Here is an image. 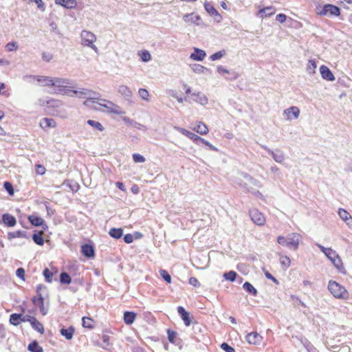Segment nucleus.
<instances>
[{"label":"nucleus","instance_id":"16","mask_svg":"<svg viewBox=\"0 0 352 352\" xmlns=\"http://www.w3.org/2000/svg\"><path fill=\"white\" fill-rule=\"evenodd\" d=\"M206 56L204 50L199 48H194V52L190 54V58L196 61H202Z\"/></svg>","mask_w":352,"mask_h":352},{"label":"nucleus","instance_id":"41","mask_svg":"<svg viewBox=\"0 0 352 352\" xmlns=\"http://www.w3.org/2000/svg\"><path fill=\"white\" fill-rule=\"evenodd\" d=\"M21 319V314H13L10 316V322L13 325H18Z\"/></svg>","mask_w":352,"mask_h":352},{"label":"nucleus","instance_id":"9","mask_svg":"<svg viewBox=\"0 0 352 352\" xmlns=\"http://www.w3.org/2000/svg\"><path fill=\"white\" fill-rule=\"evenodd\" d=\"M300 109L296 106H292L287 108L283 112L285 120L288 122H291L293 120H298L300 117Z\"/></svg>","mask_w":352,"mask_h":352},{"label":"nucleus","instance_id":"5","mask_svg":"<svg viewBox=\"0 0 352 352\" xmlns=\"http://www.w3.org/2000/svg\"><path fill=\"white\" fill-rule=\"evenodd\" d=\"M63 106V102L59 100L49 98L47 102V109L51 114L65 118L66 112Z\"/></svg>","mask_w":352,"mask_h":352},{"label":"nucleus","instance_id":"11","mask_svg":"<svg viewBox=\"0 0 352 352\" xmlns=\"http://www.w3.org/2000/svg\"><path fill=\"white\" fill-rule=\"evenodd\" d=\"M319 71L320 73V75L322 78L324 80H328V81H334L336 80V78L332 73V72L330 70V69L327 67L326 65H322L319 68Z\"/></svg>","mask_w":352,"mask_h":352},{"label":"nucleus","instance_id":"2","mask_svg":"<svg viewBox=\"0 0 352 352\" xmlns=\"http://www.w3.org/2000/svg\"><path fill=\"white\" fill-rule=\"evenodd\" d=\"M234 182L249 192L254 195L260 194L258 190H256L252 186H249V183H254L256 187H260L259 182L248 174H239V175L235 178Z\"/></svg>","mask_w":352,"mask_h":352},{"label":"nucleus","instance_id":"48","mask_svg":"<svg viewBox=\"0 0 352 352\" xmlns=\"http://www.w3.org/2000/svg\"><path fill=\"white\" fill-rule=\"evenodd\" d=\"M43 232H41L40 234H34L32 236L33 241L35 243L39 245H43L44 243V240L42 237Z\"/></svg>","mask_w":352,"mask_h":352},{"label":"nucleus","instance_id":"38","mask_svg":"<svg viewBox=\"0 0 352 352\" xmlns=\"http://www.w3.org/2000/svg\"><path fill=\"white\" fill-rule=\"evenodd\" d=\"M243 288L248 292V293L252 294L253 296H256L257 294V290L249 283L245 282L243 285Z\"/></svg>","mask_w":352,"mask_h":352},{"label":"nucleus","instance_id":"4","mask_svg":"<svg viewBox=\"0 0 352 352\" xmlns=\"http://www.w3.org/2000/svg\"><path fill=\"white\" fill-rule=\"evenodd\" d=\"M327 288L331 294L337 299L348 300L349 298V293L345 287L335 280H329Z\"/></svg>","mask_w":352,"mask_h":352},{"label":"nucleus","instance_id":"26","mask_svg":"<svg viewBox=\"0 0 352 352\" xmlns=\"http://www.w3.org/2000/svg\"><path fill=\"white\" fill-rule=\"evenodd\" d=\"M30 323L33 329L36 330L40 333L43 334L44 333V327L43 324L38 322L36 318H30Z\"/></svg>","mask_w":352,"mask_h":352},{"label":"nucleus","instance_id":"44","mask_svg":"<svg viewBox=\"0 0 352 352\" xmlns=\"http://www.w3.org/2000/svg\"><path fill=\"white\" fill-rule=\"evenodd\" d=\"M87 124L91 126L92 127L96 129L98 131H102L104 130V127L102 126L101 123H100L98 121L89 120H87Z\"/></svg>","mask_w":352,"mask_h":352},{"label":"nucleus","instance_id":"6","mask_svg":"<svg viewBox=\"0 0 352 352\" xmlns=\"http://www.w3.org/2000/svg\"><path fill=\"white\" fill-rule=\"evenodd\" d=\"M80 43L83 46L92 49L95 52H98V49L95 45L96 36L89 30H82L80 34Z\"/></svg>","mask_w":352,"mask_h":352},{"label":"nucleus","instance_id":"20","mask_svg":"<svg viewBox=\"0 0 352 352\" xmlns=\"http://www.w3.org/2000/svg\"><path fill=\"white\" fill-rule=\"evenodd\" d=\"M55 3L67 9L75 8L77 6L76 0H55Z\"/></svg>","mask_w":352,"mask_h":352},{"label":"nucleus","instance_id":"60","mask_svg":"<svg viewBox=\"0 0 352 352\" xmlns=\"http://www.w3.org/2000/svg\"><path fill=\"white\" fill-rule=\"evenodd\" d=\"M276 19L279 23H283L287 19V16L284 14H278L276 15Z\"/></svg>","mask_w":352,"mask_h":352},{"label":"nucleus","instance_id":"24","mask_svg":"<svg viewBox=\"0 0 352 352\" xmlns=\"http://www.w3.org/2000/svg\"><path fill=\"white\" fill-rule=\"evenodd\" d=\"M317 64L315 60L309 59L306 65V72L309 75H314L316 74Z\"/></svg>","mask_w":352,"mask_h":352},{"label":"nucleus","instance_id":"33","mask_svg":"<svg viewBox=\"0 0 352 352\" xmlns=\"http://www.w3.org/2000/svg\"><path fill=\"white\" fill-rule=\"evenodd\" d=\"M74 332V329L72 327H70L68 329H62L60 330L61 335L65 337L67 340H71L72 338Z\"/></svg>","mask_w":352,"mask_h":352},{"label":"nucleus","instance_id":"8","mask_svg":"<svg viewBox=\"0 0 352 352\" xmlns=\"http://www.w3.org/2000/svg\"><path fill=\"white\" fill-rule=\"evenodd\" d=\"M104 107L98 108V109L100 111H102L107 113H111L116 115H122L124 113V111L122 109L119 107L118 104L113 103V102L107 100H103Z\"/></svg>","mask_w":352,"mask_h":352},{"label":"nucleus","instance_id":"13","mask_svg":"<svg viewBox=\"0 0 352 352\" xmlns=\"http://www.w3.org/2000/svg\"><path fill=\"white\" fill-rule=\"evenodd\" d=\"M191 96L193 98V100L195 102L201 105L205 106L208 102V98L206 95L201 91L194 92Z\"/></svg>","mask_w":352,"mask_h":352},{"label":"nucleus","instance_id":"57","mask_svg":"<svg viewBox=\"0 0 352 352\" xmlns=\"http://www.w3.org/2000/svg\"><path fill=\"white\" fill-rule=\"evenodd\" d=\"M221 348L226 352H235V350L232 346H229L227 343H222Z\"/></svg>","mask_w":352,"mask_h":352},{"label":"nucleus","instance_id":"47","mask_svg":"<svg viewBox=\"0 0 352 352\" xmlns=\"http://www.w3.org/2000/svg\"><path fill=\"white\" fill-rule=\"evenodd\" d=\"M138 94H139L140 97L142 100H144L145 101H148L149 100L148 98H149L150 94H149L148 91L146 89H140L138 90Z\"/></svg>","mask_w":352,"mask_h":352},{"label":"nucleus","instance_id":"23","mask_svg":"<svg viewBox=\"0 0 352 352\" xmlns=\"http://www.w3.org/2000/svg\"><path fill=\"white\" fill-rule=\"evenodd\" d=\"M40 126L43 129L46 128H55L56 126V122L52 118H43L40 122Z\"/></svg>","mask_w":352,"mask_h":352},{"label":"nucleus","instance_id":"64","mask_svg":"<svg viewBox=\"0 0 352 352\" xmlns=\"http://www.w3.org/2000/svg\"><path fill=\"white\" fill-rule=\"evenodd\" d=\"M265 275L266 278L272 280L276 284L278 285L279 283L278 280L276 278H275L269 272H267V271L265 272Z\"/></svg>","mask_w":352,"mask_h":352},{"label":"nucleus","instance_id":"42","mask_svg":"<svg viewBox=\"0 0 352 352\" xmlns=\"http://www.w3.org/2000/svg\"><path fill=\"white\" fill-rule=\"evenodd\" d=\"M82 326L85 328L92 329L94 327V320L88 317H83L82 318Z\"/></svg>","mask_w":352,"mask_h":352},{"label":"nucleus","instance_id":"63","mask_svg":"<svg viewBox=\"0 0 352 352\" xmlns=\"http://www.w3.org/2000/svg\"><path fill=\"white\" fill-rule=\"evenodd\" d=\"M48 99L49 98H39L37 101V104L40 107H43V106L47 107V102Z\"/></svg>","mask_w":352,"mask_h":352},{"label":"nucleus","instance_id":"55","mask_svg":"<svg viewBox=\"0 0 352 352\" xmlns=\"http://www.w3.org/2000/svg\"><path fill=\"white\" fill-rule=\"evenodd\" d=\"M35 167H36L35 170H36V174L43 175L45 173L46 169L44 167V166H43L41 164H36L35 166Z\"/></svg>","mask_w":352,"mask_h":352},{"label":"nucleus","instance_id":"29","mask_svg":"<svg viewBox=\"0 0 352 352\" xmlns=\"http://www.w3.org/2000/svg\"><path fill=\"white\" fill-rule=\"evenodd\" d=\"M331 263L339 272L342 273L345 272L342 259L339 255H338L336 258L333 259Z\"/></svg>","mask_w":352,"mask_h":352},{"label":"nucleus","instance_id":"62","mask_svg":"<svg viewBox=\"0 0 352 352\" xmlns=\"http://www.w3.org/2000/svg\"><path fill=\"white\" fill-rule=\"evenodd\" d=\"M16 276L22 280H25V270L23 268H19L16 272Z\"/></svg>","mask_w":352,"mask_h":352},{"label":"nucleus","instance_id":"49","mask_svg":"<svg viewBox=\"0 0 352 352\" xmlns=\"http://www.w3.org/2000/svg\"><path fill=\"white\" fill-rule=\"evenodd\" d=\"M60 280L62 283L69 284L71 283V278L66 272H63L60 276Z\"/></svg>","mask_w":352,"mask_h":352},{"label":"nucleus","instance_id":"28","mask_svg":"<svg viewBox=\"0 0 352 352\" xmlns=\"http://www.w3.org/2000/svg\"><path fill=\"white\" fill-rule=\"evenodd\" d=\"M82 253L87 257H93L94 256V250L91 245L85 244L81 248Z\"/></svg>","mask_w":352,"mask_h":352},{"label":"nucleus","instance_id":"53","mask_svg":"<svg viewBox=\"0 0 352 352\" xmlns=\"http://www.w3.org/2000/svg\"><path fill=\"white\" fill-rule=\"evenodd\" d=\"M168 339L171 343L175 342V339L177 337V333L175 331H172L170 329L167 330Z\"/></svg>","mask_w":352,"mask_h":352},{"label":"nucleus","instance_id":"15","mask_svg":"<svg viewBox=\"0 0 352 352\" xmlns=\"http://www.w3.org/2000/svg\"><path fill=\"white\" fill-rule=\"evenodd\" d=\"M262 336L256 332L250 333L246 336V340L252 344H259L262 341Z\"/></svg>","mask_w":352,"mask_h":352},{"label":"nucleus","instance_id":"14","mask_svg":"<svg viewBox=\"0 0 352 352\" xmlns=\"http://www.w3.org/2000/svg\"><path fill=\"white\" fill-rule=\"evenodd\" d=\"M317 246L320 249L321 252L324 254V255L331 262L338 255L336 252L331 248H324L320 244H317Z\"/></svg>","mask_w":352,"mask_h":352},{"label":"nucleus","instance_id":"56","mask_svg":"<svg viewBox=\"0 0 352 352\" xmlns=\"http://www.w3.org/2000/svg\"><path fill=\"white\" fill-rule=\"evenodd\" d=\"M4 188L10 195H12L14 194V189L12 185L10 182H6L4 183Z\"/></svg>","mask_w":352,"mask_h":352},{"label":"nucleus","instance_id":"36","mask_svg":"<svg viewBox=\"0 0 352 352\" xmlns=\"http://www.w3.org/2000/svg\"><path fill=\"white\" fill-rule=\"evenodd\" d=\"M28 349L30 352H43V348L38 345L36 341L30 343Z\"/></svg>","mask_w":352,"mask_h":352},{"label":"nucleus","instance_id":"21","mask_svg":"<svg viewBox=\"0 0 352 352\" xmlns=\"http://www.w3.org/2000/svg\"><path fill=\"white\" fill-rule=\"evenodd\" d=\"M183 19L186 23H193L197 25H199V21L201 20L199 16L195 15L193 13L184 14Z\"/></svg>","mask_w":352,"mask_h":352},{"label":"nucleus","instance_id":"1","mask_svg":"<svg viewBox=\"0 0 352 352\" xmlns=\"http://www.w3.org/2000/svg\"><path fill=\"white\" fill-rule=\"evenodd\" d=\"M71 81L68 78H53L52 87H54V94H60L67 95L70 97L78 96L81 97L82 96H89L91 91L87 89H80V90H72Z\"/></svg>","mask_w":352,"mask_h":352},{"label":"nucleus","instance_id":"58","mask_svg":"<svg viewBox=\"0 0 352 352\" xmlns=\"http://www.w3.org/2000/svg\"><path fill=\"white\" fill-rule=\"evenodd\" d=\"M188 138H190V140H192V141H194L197 144L199 141H200V140H201V138L200 136H199L192 132H190V133Z\"/></svg>","mask_w":352,"mask_h":352},{"label":"nucleus","instance_id":"7","mask_svg":"<svg viewBox=\"0 0 352 352\" xmlns=\"http://www.w3.org/2000/svg\"><path fill=\"white\" fill-rule=\"evenodd\" d=\"M316 13L321 16L332 15L338 16L340 15V11L338 7L331 4H327L324 6L318 7L316 8Z\"/></svg>","mask_w":352,"mask_h":352},{"label":"nucleus","instance_id":"52","mask_svg":"<svg viewBox=\"0 0 352 352\" xmlns=\"http://www.w3.org/2000/svg\"><path fill=\"white\" fill-rule=\"evenodd\" d=\"M160 274L161 276L164 278L165 281H166L168 283H170L171 282V276L170 274L167 272L165 270H161L160 271Z\"/></svg>","mask_w":352,"mask_h":352},{"label":"nucleus","instance_id":"35","mask_svg":"<svg viewBox=\"0 0 352 352\" xmlns=\"http://www.w3.org/2000/svg\"><path fill=\"white\" fill-rule=\"evenodd\" d=\"M191 69L196 74H204V72L207 70V68L204 66L199 64H192L190 65Z\"/></svg>","mask_w":352,"mask_h":352},{"label":"nucleus","instance_id":"51","mask_svg":"<svg viewBox=\"0 0 352 352\" xmlns=\"http://www.w3.org/2000/svg\"><path fill=\"white\" fill-rule=\"evenodd\" d=\"M223 277L226 280L234 281L236 277V273L234 271H230L223 274Z\"/></svg>","mask_w":352,"mask_h":352},{"label":"nucleus","instance_id":"32","mask_svg":"<svg viewBox=\"0 0 352 352\" xmlns=\"http://www.w3.org/2000/svg\"><path fill=\"white\" fill-rule=\"evenodd\" d=\"M138 54L142 62L146 63L151 60V55L148 50H141Z\"/></svg>","mask_w":352,"mask_h":352},{"label":"nucleus","instance_id":"25","mask_svg":"<svg viewBox=\"0 0 352 352\" xmlns=\"http://www.w3.org/2000/svg\"><path fill=\"white\" fill-rule=\"evenodd\" d=\"M28 219L30 222L34 226H44V219L36 215H30L29 216ZM45 226L47 227L46 225H45Z\"/></svg>","mask_w":352,"mask_h":352},{"label":"nucleus","instance_id":"18","mask_svg":"<svg viewBox=\"0 0 352 352\" xmlns=\"http://www.w3.org/2000/svg\"><path fill=\"white\" fill-rule=\"evenodd\" d=\"M34 78L41 86L52 87L53 78L45 76H36Z\"/></svg>","mask_w":352,"mask_h":352},{"label":"nucleus","instance_id":"43","mask_svg":"<svg viewBox=\"0 0 352 352\" xmlns=\"http://www.w3.org/2000/svg\"><path fill=\"white\" fill-rule=\"evenodd\" d=\"M226 54V52L225 50H221V51H219V52L212 54L210 56V59L212 61L219 60L222 57L225 56Z\"/></svg>","mask_w":352,"mask_h":352},{"label":"nucleus","instance_id":"45","mask_svg":"<svg viewBox=\"0 0 352 352\" xmlns=\"http://www.w3.org/2000/svg\"><path fill=\"white\" fill-rule=\"evenodd\" d=\"M280 263L283 267L288 268L290 266V258L287 256H281L280 257Z\"/></svg>","mask_w":352,"mask_h":352},{"label":"nucleus","instance_id":"37","mask_svg":"<svg viewBox=\"0 0 352 352\" xmlns=\"http://www.w3.org/2000/svg\"><path fill=\"white\" fill-rule=\"evenodd\" d=\"M123 234L121 228H112L109 231V235L114 239H120Z\"/></svg>","mask_w":352,"mask_h":352},{"label":"nucleus","instance_id":"61","mask_svg":"<svg viewBox=\"0 0 352 352\" xmlns=\"http://www.w3.org/2000/svg\"><path fill=\"white\" fill-rule=\"evenodd\" d=\"M189 283L191 285L196 287H198L200 286V283H199V280L195 277H191L189 278Z\"/></svg>","mask_w":352,"mask_h":352},{"label":"nucleus","instance_id":"40","mask_svg":"<svg viewBox=\"0 0 352 352\" xmlns=\"http://www.w3.org/2000/svg\"><path fill=\"white\" fill-rule=\"evenodd\" d=\"M104 99L92 98H89L84 102V104L88 105L90 102L98 104L101 108L104 107V102H102Z\"/></svg>","mask_w":352,"mask_h":352},{"label":"nucleus","instance_id":"27","mask_svg":"<svg viewBox=\"0 0 352 352\" xmlns=\"http://www.w3.org/2000/svg\"><path fill=\"white\" fill-rule=\"evenodd\" d=\"M2 220L6 225L10 227H12L16 223V219L13 216L8 214H3Z\"/></svg>","mask_w":352,"mask_h":352},{"label":"nucleus","instance_id":"46","mask_svg":"<svg viewBox=\"0 0 352 352\" xmlns=\"http://www.w3.org/2000/svg\"><path fill=\"white\" fill-rule=\"evenodd\" d=\"M19 48L18 43L15 41L9 42L6 45V49L8 52H14Z\"/></svg>","mask_w":352,"mask_h":352},{"label":"nucleus","instance_id":"54","mask_svg":"<svg viewBox=\"0 0 352 352\" xmlns=\"http://www.w3.org/2000/svg\"><path fill=\"white\" fill-rule=\"evenodd\" d=\"M43 276H45V280L48 283H51L52 281L53 273L51 271H50L48 269L46 268L43 271Z\"/></svg>","mask_w":352,"mask_h":352},{"label":"nucleus","instance_id":"22","mask_svg":"<svg viewBox=\"0 0 352 352\" xmlns=\"http://www.w3.org/2000/svg\"><path fill=\"white\" fill-rule=\"evenodd\" d=\"M192 130L201 135H206L208 133V129L207 126L202 122H198L195 124Z\"/></svg>","mask_w":352,"mask_h":352},{"label":"nucleus","instance_id":"31","mask_svg":"<svg viewBox=\"0 0 352 352\" xmlns=\"http://www.w3.org/2000/svg\"><path fill=\"white\" fill-rule=\"evenodd\" d=\"M272 7H266L262 9H260L257 16L260 17L261 19H263L267 16H270L274 14V12H269L270 10H272Z\"/></svg>","mask_w":352,"mask_h":352},{"label":"nucleus","instance_id":"30","mask_svg":"<svg viewBox=\"0 0 352 352\" xmlns=\"http://www.w3.org/2000/svg\"><path fill=\"white\" fill-rule=\"evenodd\" d=\"M136 318V314L132 311H126L124 314V320L126 324H131L133 323Z\"/></svg>","mask_w":352,"mask_h":352},{"label":"nucleus","instance_id":"17","mask_svg":"<svg viewBox=\"0 0 352 352\" xmlns=\"http://www.w3.org/2000/svg\"><path fill=\"white\" fill-rule=\"evenodd\" d=\"M177 311L183 320L185 325L188 327L191 322L190 314L187 312L183 307H178Z\"/></svg>","mask_w":352,"mask_h":352},{"label":"nucleus","instance_id":"19","mask_svg":"<svg viewBox=\"0 0 352 352\" xmlns=\"http://www.w3.org/2000/svg\"><path fill=\"white\" fill-rule=\"evenodd\" d=\"M118 93L122 96L125 99L129 100L132 97L133 92L131 89L124 85H121L118 88Z\"/></svg>","mask_w":352,"mask_h":352},{"label":"nucleus","instance_id":"39","mask_svg":"<svg viewBox=\"0 0 352 352\" xmlns=\"http://www.w3.org/2000/svg\"><path fill=\"white\" fill-rule=\"evenodd\" d=\"M204 8L208 13L212 16L219 15L217 10L208 2L204 3Z\"/></svg>","mask_w":352,"mask_h":352},{"label":"nucleus","instance_id":"50","mask_svg":"<svg viewBox=\"0 0 352 352\" xmlns=\"http://www.w3.org/2000/svg\"><path fill=\"white\" fill-rule=\"evenodd\" d=\"M132 157L135 163H144L146 162L145 157L139 153L133 154Z\"/></svg>","mask_w":352,"mask_h":352},{"label":"nucleus","instance_id":"3","mask_svg":"<svg viewBox=\"0 0 352 352\" xmlns=\"http://www.w3.org/2000/svg\"><path fill=\"white\" fill-rule=\"evenodd\" d=\"M302 236L298 233H290L286 237L278 236L277 243L294 251L297 250Z\"/></svg>","mask_w":352,"mask_h":352},{"label":"nucleus","instance_id":"59","mask_svg":"<svg viewBox=\"0 0 352 352\" xmlns=\"http://www.w3.org/2000/svg\"><path fill=\"white\" fill-rule=\"evenodd\" d=\"M174 129L175 130H177V131H179V133H182L183 135L188 137V135H190V131L185 129H183V128H181V127H179V126H174Z\"/></svg>","mask_w":352,"mask_h":352},{"label":"nucleus","instance_id":"34","mask_svg":"<svg viewBox=\"0 0 352 352\" xmlns=\"http://www.w3.org/2000/svg\"><path fill=\"white\" fill-rule=\"evenodd\" d=\"M269 153L272 155L273 159L278 163H282L284 160V155L283 153H275L273 151L268 149Z\"/></svg>","mask_w":352,"mask_h":352},{"label":"nucleus","instance_id":"10","mask_svg":"<svg viewBox=\"0 0 352 352\" xmlns=\"http://www.w3.org/2000/svg\"><path fill=\"white\" fill-rule=\"evenodd\" d=\"M250 216L252 221L257 226H262L265 223L266 219L263 213L257 209H252L250 211Z\"/></svg>","mask_w":352,"mask_h":352},{"label":"nucleus","instance_id":"12","mask_svg":"<svg viewBox=\"0 0 352 352\" xmlns=\"http://www.w3.org/2000/svg\"><path fill=\"white\" fill-rule=\"evenodd\" d=\"M338 214L340 218L346 223V226L349 229H352V217L351 215L344 209L340 208Z\"/></svg>","mask_w":352,"mask_h":352}]
</instances>
